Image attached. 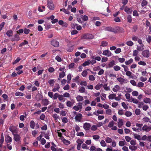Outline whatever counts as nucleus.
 I'll return each mask as SVG.
<instances>
[{
	"instance_id": "obj_1",
	"label": "nucleus",
	"mask_w": 151,
	"mask_h": 151,
	"mask_svg": "<svg viewBox=\"0 0 151 151\" xmlns=\"http://www.w3.org/2000/svg\"><path fill=\"white\" fill-rule=\"evenodd\" d=\"M65 68L64 66L60 68L58 70L59 71H60L59 72V76L60 78H63L65 75Z\"/></svg>"
},
{
	"instance_id": "obj_2",
	"label": "nucleus",
	"mask_w": 151,
	"mask_h": 151,
	"mask_svg": "<svg viewBox=\"0 0 151 151\" xmlns=\"http://www.w3.org/2000/svg\"><path fill=\"white\" fill-rule=\"evenodd\" d=\"M47 7L50 10H54L55 9V6L52 0H47Z\"/></svg>"
},
{
	"instance_id": "obj_3",
	"label": "nucleus",
	"mask_w": 151,
	"mask_h": 151,
	"mask_svg": "<svg viewBox=\"0 0 151 151\" xmlns=\"http://www.w3.org/2000/svg\"><path fill=\"white\" fill-rule=\"evenodd\" d=\"M94 36L90 34H86L82 36L81 38L83 39H93Z\"/></svg>"
},
{
	"instance_id": "obj_4",
	"label": "nucleus",
	"mask_w": 151,
	"mask_h": 151,
	"mask_svg": "<svg viewBox=\"0 0 151 151\" xmlns=\"http://www.w3.org/2000/svg\"><path fill=\"white\" fill-rule=\"evenodd\" d=\"M124 32L123 28L119 27H116L114 28L113 32L115 33H122Z\"/></svg>"
},
{
	"instance_id": "obj_5",
	"label": "nucleus",
	"mask_w": 151,
	"mask_h": 151,
	"mask_svg": "<svg viewBox=\"0 0 151 151\" xmlns=\"http://www.w3.org/2000/svg\"><path fill=\"white\" fill-rule=\"evenodd\" d=\"M141 130L143 132H148L151 130V126H148L146 125H144L142 128H141Z\"/></svg>"
},
{
	"instance_id": "obj_6",
	"label": "nucleus",
	"mask_w": 151,
	"mask_h": 151,
	"mask_svg": "<svg viewBox=\"0 0 151 151\" xmlns=\"http://www.w3.org/2000/svg\"><path fill=\"white\" fill-rule=\"evenodd\" d=\"M82 103L79 102L78 104V106H75L73 107V109L76 111H78L79 110H81L82 108Z\"/></svg>"
},
{
	"instance_id": "obj_7",
	"label": "nucleus",
	"mask_w": 151,
	"mask_h": 151,
	"mask_svg": "<svg viewBox=\"0 0 151 151\" xmlns=\"http://www.w3.org/2000/svg\"><path fill=\"white\" fill-rule=\"evenodd\" d=\"M91 126V124L90 123L86 122L83 124V128L86 131H88L90 129Z\"/></svg>"
},
{
	"instance_id": "obj_8",
	"label": "nucleus",
	"mask_w": 151,
	"mask_h": 151,
	"mask_svg": "<svg viewBox=\"0 0 151 151\" xmlns=\"http://www.w3.org/2000/svg\"><path fill=\"white\" fill-rule=\"evenodd\" d=\"M83 141L81 139H78L76 141V143H77V149L78 150L81 149V145L83 143Z\"/></svg>"
},
{
	"instance_id": "obj_9",
	"label": "nucleus",
	"mask_w": 151,
	"mask_h": 151,
	"mask_svg": "<svg viewBox=\"0 0 151 151\" xmlns=\"http://www.w3.org/2000/svg\"><path fill=\"white\" fill-rule=\"evenodd\" d=\"M117 80L122 84L127 83L128 82L127 79H124L121 77L117 78Z\"/></svg>"
},
{
	"instance_id": "obj_10",
	"label": "nucleus",
	"mask_w": 151,
	"mask_h": 151,
	"mask_svg": "<svg viewBox=\"0 0 151 151\" xmlns=\"http://www.w3.org/2000/svg\"><path fill=\"white\" fill-rule=\"evenodd\" d=\"M102 54L107 57H109L112 55V54L109 50H107L103 51Z\"/></svg>"
},
{
	"instance_id": "obj_11",
	"label": "nucleus",
	"mask_w": 151,
	"mask_h": 151,
	"mask_svg": "<svg viewBox=\"0 0 151 151\" xmlns=\"http://www.w3.org/2000/svg\"><path fill=\"white\" fill-rule=\"evenodd\" d=\"M82 117V114L80 113H79L76 115L75 117V119L76 122H80L81 121Z\"/></svg>"
},
{
	"instance_id": "obj_12",
	"label": "nucleus",
	"mask_w": 151,
	"mask_h": 151,
	"mask_svg": "<svg viewBox=\"0 0 151 151\" xmlns=\"http://www.w3.org/2000/svg\"><path fill=\"white\" fill-rule=\"evenodd\" d=\"M142 56L145 58H148L150 56V52L148 50H145L142 52Z\"/></svg>"
},
{
	"instance_id": "obj_13",
	"label": "nucleus",
	"mask_w": 151,
	"mask_h": 151,
	"mask_svg": "<svg viewBox=\"0 0 151 151\" xmlns=\"http://www.w3.org/2000/svg\"><path fill=\"white\" fill-rule=\"evenodd\" d=\"M20 39L19 37L17 34H15L13 37L11 39L12 41H18Z\"/></svg>"
},
{
	"instance_id": "obj_14",
	"label": "nucleus",
	"mask_w": 151,
	"mask_h": 151,
	"mask_svg": "<svg viewBox=\"0 0 151 151\" xmlns=\"http://www.w3.org/2000/svg\"><path fill=\"white\" fill-rule=\"evenodd\" d=\"M51 44L55 47H58L59 46V42L55 40H53L51 41Z\"/></svg>"
},
{
	"instance_id": "obj_15",
	"label": "nucleus",
	"mask_w": 151,
	"mask_h": 151,
	"mask_svg": "<svg viewBox=\"0 0 151 151\" xmlns=\"http://www.w3.org/2000/svg\"><path fill=\"white\" fill-rule=\"evenodd\" d=\"M60 140L62 141L66 145H69L70 143V141L65 139L64 138V137L61 138Z\"/></svg>"
},
{
	"instance_id": "obj_16",
	"label": "nucleus",
	"mask_w": 151,
	"mask_h": 151,
	"mask_svg": "<svg viewBox=\"0 0 151 151\" xmlns=\"http://www.w3.org/2000/svg\"><path fill=\"white\" fill-rule=\"evenodd\" d=\"M121 87L118 85H116L112 88L113 91L115 92H117L120 91Z\"/></svg>"
},
{
	"instance_id": "obj_17",
	"label": "nucleus",
	"mask_w": 151,
	"mask_h": 151,
	"mask_svg": "<svg viewBox=\"0 0 151 151\" xmlns=\"http://www.w3.org/2000/svg\"><path fill=\"white\" fill-rule=\"evenodd\" d=\"M9 130L12 132L13 134H14L16 133L17 128L16 127L14 126H12L10 127Z\"/></svg>"
},
{
	"instance_id": "obj_18",
	"label": "nucleus",
	"mask_w": 151,
	"mask_h": 151,
	"mask_svg": "<svg viewBox=\"0 0 151 151\" xmlns=\"http://www.w3.org/2000/svg\"><path fill=\"white\" fill-rule=\"evenodd\" d=\"M12 141V138L9 136H7L5 138V141L7 144H10Z\"/></svg>"
},
{
	"instance_id": "obj_19",
	"label": "nucleus",
	"mask_w": 151,
	"mask_h": 151,
	"mask_svg": "<svg viewBox=\"0 0 151 151\" xmlns=\"http://www.w3.org/2000/svg\"><path fill=\"white\" fill-rule=\"evenodd\" d=\"M14 136V139L16 142H19L20 139V136L18 134H13Z\"/></svg>"
},
{
	"instance_id": "obj_20",
	"label": "nucleus",
	"mask_w": 151,
	"mask_h": 151,
	"mask_svg": "<svg viewBox=\"0 0 151 151\" xmlns=\"http://www.w3.org/2000/svg\"><path fill=\"white\" fill-rule=\"evenodd\" d=\"M115 64V61L114 60H112L110 62L108 65L106 66V68H109L112 67Z\"/></svg>"
},
{
	"instance_id": "obj_21",
	"label": "nucleus",
	"mask_w": 151,
	"mask_h": 151,
	"mask_svg": "<svg viewBox=\"0 0 151 151\" xmlns=\"http://www.w3.org/2000/svg\"><path fill=\"white\" fill-rule=\"evenodd\" d=\"M102 86L105 91H109L110 90V87L109 86H108L107 83H105L104 85L102 84Z\"/></svg>"
},
{
	"instance_id": "obj_22",
	"label": "nucleus",
	"mask_w": 151,
	"mask_h": 151,
	"mask_svg": "<svg viewBox=\"0 0 151 151\" xmlns=\"http://www.w3.org/2000/svg\"><path fill=\"white\" fill-rule=\"evenodd\" d=\"M123 124V122L122 119H119L118 122V126L119 128H121Z\"/></svg>"
},
{
	"instance_id": "obj_23",
	"label": "nucleus",
	"mask_w": 151,
	"mask_h": 151,
	"mask_svg": "<svg viewBox=\"0 0 151 151\" xmlns=\"http://www.w3.org/2000/svg\"><path fill=\"white\" fill-rule=\"evenodd\" d=\"M60 88L59 84L58 83H56L52 89V91L54 92L58 91Z\"/></svg>"
},
{
	"instance_id": "obj_24",
	"label": "nucleus",
	"mask_w": 151,
	"mask_h": 151,
	"mask_svg": "<svg viewBox=\"0 0 151 151\" xmlns=\"http://www.w3.org/2000/svg\"><path fill=\"white\" fill-rule=\"evenodd\" d=\"M133 135L135 139H137L138 140H141V136L140 135L134 133H133Z\"/></svg>"
},
{
	"instance_id": "obj_25",
	"label": "nucleus",
	"mask_w": 151,
	"mask_h": 151,
	"mask_svg": "<svg viewBox=\"0 0 151 151\" xmlns=\"http://www.w3.org/2000/svg\"><path fill=\"white\" fill-rule=\"evenodd\" d=\"M92 62L90 60H88L87 61H85L83 64L82 66L84 67H85L86 66H88Z\"/></svg>"
},
{
	"instance_id": "obj_26",
	"label": "nucleus",
	"mask_w": 151,
	"mask_h": 151,
	"mask_svg": "<svg viewBox=\"0 0 151 151\" xmlns=\"http://www.w3.org/2000/svg\"><path fill=\"white\" fill-rule=\"evenodd\" d=\"M124 11L128 14H131L132 12V8L126 7L124 9Z\"/></svg>"
},
{
	"instance_id": "obj_27",
	"label": "nucleus",
	"mask_w": 151,
	"mask_h": 151,
	"mask_svg": "<svg viewBox=\"0 0 151 151\" xmlns=\"http://www.w3.org/2000/svg\"><path fill=\"white\" fill-rule=\"evenodd\" d=\"M76 99L77 101H82L84 99L83 97L80 95H78L76 97Z\"/></svg>"
},
{
	"instance_id": "obj_28",
	"label": "nucleus",
	"mask_w": 151,
	"mask_h": 151,
	"mask_svg": "<svg viewBox=\"0 0 151 151\" xmlns=\"http://www.w3.org/2000/svg\"><path fill=\"white\" fill-rule=\"evenodd\" d=\"M49 101L47 99H44L42 100V103L44 105H47L49 104Z\"/></svg>"
},
{
	"instance_id": "obj_29",
	"label": "nucleus",
	"mask_w": 151,
	"mask_h": 151,
	"mask_svg": "<svg viewBox=\"0 0 151 151\" xmlns=\"http://www.w3.org/2000/svg\"><path fill=\"white\" fill-rule=\"evenodd\" d=\"M116 95L114 93L110 94L109 96L108 97L109 99L112 100L114 99L115 100V98L116 97Z\"/></svg>"
},
{
	"instance_id": "obj_30",
	"label": "nucleus",
	"mask_w": 151,
	"mask_h": 151,
	"mask_svg": "<svg viewBox=\"0 0 151 151\" xmlns=\"http://www.w3.org/2000/svg\"><path fill=\"white\" fill-rule=\"evenodd\" d=\"M129 102H133L134 104H137L138 103V100L136 99L131 98V99L129 100Z\"/></svg>"
},
{
	"instance_id": "obj_31",
	"label": "nucleus",
	"mask_w": 151,
	"mask_h": 151,
	"mask_svg": "<svg viewBox=\"0 0 151 151\" xmlns=\"http://www.w3.org/2000/svg\"><path fill=\"white\" fill-rule=\"evenodd\" d=\"M143 101L146 104H149L151 102V100L150 99L146 97L144 99Z\"/></svg>"
},
{
	"instance_id": "obj_32",
	"label": "nucleus",
	"mask_w": 151,
	"mask_h": 151,
	"mask_svg": "<svg viewBox=\"0 0 151 151\" xmlns=\"http://www.w3.org/2000/svg\"><path fill=\"white\" fill-rule=\"evenodd\" d=\"M45 6H39L38 7V10L40 12H42L45 10Z\"/></svg>"
},
{
	"instance_id": "obj_33",
	"label": "nucleus",
	"mask_w": 151,
	"mask_h": 151,
	"mask_svg": "<svg viewBox=\"0 0 151 151\" xmlns=\"http://www.w3.org/2000/svg\"><path fill=\"white\" fill-rule=\"evenodd\" d=\"M105 140L106 143H110L112 142L113 139L112 138L108 137L105 139Z\"/></svg>"
},
{
	"instance_id": "obj_34",
	"label": "nucleus",
	"mask_w": 151,
	"mask_h": 151,
	"mask_svg": "<svg viewBox=\"0 0 151 151\" xmlns=\"http://www.w3.org/2000/svg\"><path fill=\"white\" fill-rule=\"evenodd\" d=\"M105 30L107 31H109L113 32L114 28H112L111 27H106L105 28Z\"/></svg>"
},
{
	"instance_id": "obj_35",
	"label": "nucleus",
	"mask_w": 151,
	"mask_h": 151,
	"mask_svg": "<svg viewBox=\"0 0 151 151\" xmlns=\"http://www.w3.org/2000/svg\"><path fill=\"white\" fill-rule=\"evenodd\" d=\"M133 62V59L132 58H130L129 60L125 61V64L126 65H128L132 63Z\"/></svg>"
},
{
	"instance_id": "obj_36",
	"label": "nucleus",
	"mask_w": 151,
	"mask_h": 151,
	"mask_svg": "<svg viewBox=\"0 0 151 151\" xmlns=\"http://www.w3.org/2000/svg\"><path fill=\"white\" fill-rule=\"evenodd\" d=\"M55 80L54 79H50L48 81V82L50 86H52L54 83H55Z\"/></svg>"
},
{
	"instance_id": "obj_37",
	"label": "nucleus",
	"mask_w": 151,
	"mask_h": 151,
	"mask_svg": "<svg viewBox=\"0 0 151 151\" xmlns=\"http://www.w3.org/2000/svg\"><path fill=\"white\" fill-rule=\"evenodd\" d=\"M143 122H149L151 123V121L149 118L147 117H144L142 119Z\"/></svg>"
},
{
	"instance_id": "obj_38",
	"label": "nucleus",
	"mask_w": 151,
	"mask_h": 151,
	"mask_svg": "<svg viewBox=\"0 0 151 151\" xmlns=\"http://www.w3.org/2000/svg\"><path fill=\"white\" fill-rule=\"evenodd\" d=\"M98 127L96 125H93L91 126L90 129L92 131H95L97 130Z\"/></svg>"
},
{
	"instance_id": "obj_39",
	"label": "nucleus",
	"mask_w": 151,
	"mask_h": 151,
	"mask_svg": "<svg viewBox=\"0 0 151 151\" xmlns=\"http://www.w3.org/2000/svg\"><path fill=\"white\" fill-rule=\"evenodd\" d=\"M100 144L101 146L103 147H106L107 145L106 141L104 140H102L101 141Z\"/></svg>"
},
{
	"instance_id": "obj_40",
	"label": "nucleus",
	"mask_w": 151,
	"mask_h": 151,
	"mask_svg": "<svg viewBox=\"0 0 151 151\" xmlns=\"http://www.w3.org/2000/svg\"><path fill=\"white\" fill-rule=\"evenodd\" d=\"M35 124L34 122L32 120L30 121V127L32 129H35Z\"/></svg>"
},
{
	"instance_id": "obj_41",
	"label": "nucleus",
	"mask_w": 151,
	"mask_h": 151,
	"mask_svg": "<svg viewBox=\"0 0 151 151\" xmlns=\"http://www.w3.org/2000/svg\"><path fill=\"white\" fill-rule=\"evenodd\" d=\"M13 31L11 30H8L7 31L6 34L8 37L12 36L13 35Z\"/></svg>"
},
{
	"instance_id": "obj_42",
	"label": "nucleus",
	"mask_w": 151,
	"mask_h": 151,
	"mask_svg": "<svg viewBox=\"0 0 151 151\" xmlns=\"http://www.w3.org/2000/svg\"><path fill=\"white\" fill-rule=\"evenodd\" d=\"M52 116L55 120H58L60 119L59 116L56 114H53Z\"/></svg>"
},
{
	"instance_id": "obj_43",
	"label": "nucleus",
	"mask_w": 151,
	"mask_h": 151,
	"mask_svg": "<svg viewBox=\"0 0 151 151\" xmlns=\"http://www.w3.org/2000/svg\"><path fill=\"white\" fill-rule=\"evenodd\" d=\"M143 44H142V45H141L140 46H138L137 48V50L139 51H142L144 49V48L143 47Z\"/></svg>"
},
{
	"instance_id": "obj_44",
	"label": "nucleus",
	"mask_w": 151,
	"mask_h": 151,
	"mask_svg": "<svg viewBox=\"0 0 151 151\" xmlns=\"http://www.w3.org/2000/svg\"><path fill=\"white\" fill-rule=\"evenodd\" d=\"M147 1L146 0H143L141 3V6L143 7L147 5Z\"/></svg>"
},
{
	"instance_id": "obj_45",
	"label": "nucleus",
	"mask_w": 151,
	"mask_h": 151,
	"mask_svg": "<svg viewBox=\"0 0 151 151\" xmlns=\"http://www.w3.org/2000/svg\"><path fill=\"white\" fill-rule=\"evenodd\" d=\"M15 96H23L24 95V93H22V92H19V91L16 92L15 93Z\"/></svg>"
},
{
	"instance_id": "obj_46",
	"label": "nucleus",
	"mask_w": 151,
	"mask_h": 151,
	"mask_svg": "<svg viewBox=\"0 0 151 151\" xmlns=\"http://www.w3.org/2000/svg\"><path fill=\"white\" fill-rule=\"evenodd\" d=\"M114 121H111L109 122L108 125V127L109 128H112L114 126Z\"/></svg>"
},
{
	"instance_id": "obj_47",
	"label": "nucleus",
	"mask_w": 151,
	"mask_h": 151,
	"mask_svg": "<svg viewBox=\"0 0 151 151\" xmlns=\"http://www.w3.org/2000/svg\"><path fill=\"white\" fill-rule=\"evenodd\" d=\"M4 134L3 133H2L1 135L0 139V143L3 144L4 142Z\"/></svg>"
},
{
	"instance_id": "obj_48",
	"label": "nucleus",
	"mask_w": 151,
	"mask_h": 151,
	"mask_svg": "<svg viewBox=\"0 0 151 151\" xmlns=\"http://www.w3.org/2000/svg\"><path fill=\"white\" fill-rule=\"evenodd\" d=\"M2 97L3 98L5 101H8V96L6 94H3L2 96Z\"/></svg>"
},
{
	"instance_id": "obj_49",
	"label": "nucleus",
	"mask_w": 151,
	"mask_h": 151,
	"mask_svg": "<svg viewBox=\"0 0 151 151\" xmlns=\"http://www.w3.org/2000/svg\"><path fill=\"white\" fill-rule=\"evenodd\" d=\"M58 99L60 101H63L64 102L65 100H64V98L63 95L61 94L59 95Z\"/></svg>"
},
{
	"instance_id": "obj_50",
	"label": "nucleus",
	"mask_w": 151,
	"mask_h": 151,
	"mask_svg": "<svg viewBox=\"0 0 151 151\" xmlns=\"http://www.w3.org/2000/svg\"><path fill=\"white\" fill-rule=\"evenodd\" d=\"M85 89L84 87H81L79 88V91L81 93H84L85 91Z\"/></svg>"
},
{
	"instance_id": "obj_51",
	"label": "nucleus",
	"mask_w": 151,
	"mask_h": 151,
	"mask_svg": "<svg viewBox=\"0 0 151 151\" xmlns=\"http://www.w3.org/2000/svg\"><path fill=\"white\" fill-rule=\"evenodd\" d=\"M102 86V84H97L95 86V88L96 90L99 89Z\"/></svg>"
},
{
	"instance_id": "obj_52",
	"label": "nucleus",
	"mask_w": 151,
	"mask_h": 151,
	"mask_svg": "<svg viewBox=\"0 0 151 151\" xmlns=\"http://www.w3.org/2000/svg\"><path fill=\"white\" fill-rule=\"evenodd\" d=\"M111 143V147L112 148L114 147H116V142L114 140H113Z\"/></svg>"
},
{
	"instance_id": "obj_53",
	"label": "nucleus",
	"mask_w": 151,
	"mask_h": 151,
	"mask_svg": "<svg viewBox=\"0 0 151 151\" xmlns=\"http://www.w3.org/2000/svg\"><path fill=\"white\" fill-rule=\"evenodd\" d=\"M59 95V94L58 93H55L54 95H53V96L52 99L53 100L56 99L58 98Z\"/></svg>"
},
{
	"instance_id": "obj_54",
	"label": "nucleus",
	"mask_w": 151,
	"mask_h": 151,
	"mask_svg": "<svg viewBox=\"0 0 151 151\" xmlns=\"http://www.w3.org/2000/svg\"><path fill=\"white\" fill-rule=\"evenodd\" d=\"M132 129L134 131L137 132H139L140 131H141V128H137L135 127H132Z\"/></svg>"
},
{
	"instance_id": "obj_55",
	"label": "nucleus",
	"mask_w": 151,
	"mask_h": 151,
	"mask_svg": "<svg viewBox=\"0 0 151 151\" xmlns=\"http://www.w3.org/2000/svg\"><path fill=\"white\" fill-rule=\"evenodd\" d=\"M93 138L95 140H97L100 137V136L97 135H94L92 136Z\"/></svg>"
},
{
	"instance_id": "obj_56",
	"label": "nucleus",
	"mask_w": 151,
	"mask_h": 151,
	"mask_svg": "<svg viewBox=\"0 0 151 151\" xmlns=\"http://www.w3.org/2000/svg\"><path fill=\"white\" fill-rule=\"evenodd\" d=\"M106 112L107 114L111 115L112 114V111L110 109H108L106 110Z\"/></svg>"
},
{
	"instance_id": "obj_57",
	"label": "nucleus",
	"mask_w": 151,
	"mask_h": 151,
	"mask_svg": "<svg viewBox=\"0 0 151 151\" xmlns=\"http://www.w3.org/2000/svg\"><path fill=\"white\" fill-rule=\"evenodd\" d=\"M88 74V72L86 70H83L82 73V76L83 77H86V76Z\"/></svg>"
},
{
	"instance_id": "obj_58",
	"label": "nucleus",
	"mask_w": 151,
	"mask_h": 151,
	"mask_svg": "<svg viewBox=\"0 0 151 151\" xmlns=\"http://www.w3.org/2000/svg\"><path fill=\"white\" fill-rule=\"evenodd\" d=\"M124 91L126 92L130 93L131 92L132 90V89L129 87H126L124 88Z\"/></svg>"
},
{
	"instance_id": "obj_59",
	"label": "nucleus",
	"mask_w": 151,
	"mask_h": 151,
	"mask_svg": "<svg viewBox=\"0 0 151 151\" xmlns=\"http://www.w3.org/2000/svg\"><path fill=\"white\" fill-rule=\"evenodd\" d=\"M88 78L89 80L91 81H93L95 80V78L93 75H89Z\"/></svg>"
},
{
	"instance_id": "obj_60",
	"label": "nucleus",
	"mask_w": 151,
	"mask_h": 151,
	"mask_svg": "<svg viewBox=\"0 0 151 151\" xmlns=\"http://www.w3.org/2000/svg\"><path fill=\"white\" fill-rule=\"evenodd\" d=\"M122 96V95L121 94H119L118 96L116 97H116L115 98V100L117 101H119L120 100H121V99Z\"/></svg>"
},
{
	"instance_id": "obj_61",
	"label": "nucleus",
	"mask_w": 151,
	"mask_h": 151,
	"mask_svg": "<svg viewBox=\"0 0 151 151\" xmlns=\"http://www.w3.org/2000/svg\"><path fill=\"white\" fill-rule=\"evenodd\" d=\"M108 43L106 41H102L101 42V46L103 47H106L108 45Z\"/></svg>"
},
{
	"instance_id": "obj_62",
	"label": "nucleus",
	"mask_w": 151,
	"mask_h": 151,
	"mask_svg": "<svg viewBox=\"0 0 151 151\" xmlns=\"http://www.w3.org/2000/svg\"><path fill=\"white\" fill-rule=\"evenodd\" d=\"M129 149L131 150H136L137 148V146L134 145H130L129 147Z\"/></svg>"
},
{
	"instance_id": "obj_63",
	"label": "nucleus",
	"mask_w": 151,
	"mask_h": 151,
	"mask_svg": "<svg viewBox=\"0 0 151 151\" xmlns=\"http://www.w3.org/2000/svg\"><path fill=\"white\" fill-rule=\"evenodd\" d=\"M66 104L68 107H71L73 105L72 103L70 101H67L66 103Z\"/></svg>"
},
{
	"instance_id": "obj_64",
	"label": "nucleus",
	"mask_w": 151,
	"mask_h": 151,
	"mask_svg": "<svg viewBox=\"0 0 151 151\" xmlns=\"http://www.w3.org/2000/svg\"><path fill=\"white\" fill-rule=\"evenodd\" d=\"M127 117H129L132 115V113L130 111H126L125 114Z\"/></svg>"
}]
</instances>
